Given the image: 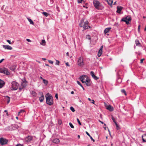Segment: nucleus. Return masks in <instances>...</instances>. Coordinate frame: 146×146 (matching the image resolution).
<instances>
[{
	"label": "nucleus",
	"instance_id": "nucleus-39",
	"mask_svg": "<svg viewBox=\"0 0 146 146\" xmlns=\"http://www.w3.org/2000/svg\"><path fill=\"white\" fill-rule=\"evenodd\" d=\"M62 123V121L61 120H59L58 121V123L59 125H60Z\"/></svg>",
	"mask_w": 146,
	"mask_h": 146
},
{
	"label": "nucleus",
	"instance_id": "nucleus-49",
	"mask_svg": "<svg viewBox=\"0 0 146 146\" xmlns=\"http://www.w3.org/2000/svg\"><path fill=\"white\" fill-rule=\"evenodd\" d=\"M7 41L9 43V44H11V41L10 40H7Z\"/></svg>",
	"mask_w": 146,
	"mask_h": 146
},
{
	"label": "nucleus",
	"instance_id": "nucleus-61",
	"mask_svg": "<svg viewBox=\"0 0 146 146\" xmlns=\"http://www.w3.org/2000/svg\"><path fill=\"white\" fill-rule=\"evenodd\" d=\"M74 92L73 91H72L71 92V94H74Z\"/></svg>",
	"mask_w": 146,
	"mask_h": 146
},
{
	"label": "nucleus",
	"instance_id": "nucleus-40",
	"mask_svg": "<svg viewBox=\"0 0 146 146\" xmlns=\"http://www.w3.org/2000/svg\"><path fill=\"white\" fill-rule=\"evenodd\" d=\"M111 118H112V120L113 121V122H114V123H116V121L115 120V119L113 117H112Z\"/></svg>",
	"mask_w": 146,
	"mask_h": 146
},
{
	"label": "nucleus",
	"instance_id": "nucleus-25",
	"mask_svg": "<svg viewBox=\"0 0 146 146\" xmlns=\"http://www.w3.org/2000/svg\"><path fill=\"white\" fill-rule=\"evenodd\" d=\"M86 133L87 134V135H88L90 137V139L92 140L93 141V142L95 141V140L93 139L92 137L91 136V135H90L89 133L88 132L86 131Z\"/></svg>",
	"mask_w": 146,
	"mask_h": 146
},
{
	"label": "nucleus",
	"instance_id": "nucleus-51",
	"mask_svg": "<svg viewBox=\"0 0 146 146\" xmlns=\"http://www.w3.org/2000/svg\"><path fill=\"white\" fill-rule=\"evenodd\" d=\"M26 40L29 42H31V41L29 39H26Z\"/></svg>",
	"mask_w": 146,
	"mask_h": 146
},
{
	"label": "nucleus",
	"instance_id": "nucleus-52",
	"mask_svg": "<svg viewBox=\"0 0 146 146\" xmlns=\"http://www.w3.org/2000/svg\"><path fill=\"white\" fill-rule=\"evenodd\" d=\"M66 65L67 66H70V65H69V63L68 62H66Z\"/></svg>",
	"mask_w": 146,
	"mask_h": 146
},
{
	"label": "nucleus",
	"instance_id": "nucleus-22",
	"mask_svg": "<svg viewBox=\"0 0 146 146\" xmlns=\"http://www.w3.org/2000/svg\"><path fill=\"white\" fill-rule=\"evenodd\" d=\"M111 28L110 27L107 28H106L104 31V33L106 34L109 32L110 30L111 29Z\"/></svg>",
	"mask_w": 146,
	"mask_h": 146
},
{
	"label": "nucleus",
	"instance_id": "nucleus-9",
	"mask_svg": "<svg viewBox=\"0 0 146 146\" xmlns=\"http://www.w3.org/2000/svg\"><path fill=\"white\" fill-rule=\"evenodd\" d=\"M17 129V127L16 125H12L7 127V129L10 131L16 130Z\"/></svg>",
	"mask_w": 146,
	"mask_h": 146
},
{
	"label": "nucleus",
	"instance_id": "nucleus-54",
	"mask_svg": "<svg viewBox=\"0 0 146 146\" xmlns=\"http://www.w3.org/2000/svg\"><path fill=\"white\" fill-rule=\"evenodd\" d=\"M144 59H142L141 60L140 63H141L143 62V60H144Z\"/></svg>",
	"mask_w": 146,
	"mask_h": 146
},
{
	"label": "nucleus",
	"instance_id": "nucleus-30",
	"mask_svg": "<svg viewBox=\"0 0 146 146\" xmlns=\"http://www.w3.org/2000/svg\"><path fill=\"white\" fill-rule=\"evenodd\" d=\"M135 44L137 46H140V43L139 41L138 40H136L135 41Z\"/></svg>",
	"mask_w": 146,
	"mask_h": 146
},
{
	"label": "nucleus",
	"instance_id": "nucleus-36",
	"mask_svg": "<svg viewBox=\"0 0 146 146\" xmlns=\"http://www.w3.org/2000/svg\"><path fill=\"white\" fill-rule=\"evenodd\" d=\"M69 125L70 127L72 128H74V127L72 124L70 122L69 123Z\"/></svg>",
	"mask_w": 146,
	"mask_h": 146
},
{
	"label": "nucleus",
	"instance_id": "nucleus-29",
	"mask_svg": "<svg viewBox=\"0 0 146 146\" xmlns=\"http://www.w3.org/2000/svg\"><path fill=\"white\" fill-rule=\"evenodd\" d=\"M42 80L43 82L46 85H47L48 83V81L47 80H45L44 79H42Z\"/></svg>",
	"mask_w": 146,
	"mask_h": 146
},
{
	"label": "nucleus",
	"instance_id": "nucleus-64",
	"mask_svg": "<svg viewBox=\"0 0 146 146\" xmlns=\"http://www.w3.org/2000/svg\"><path fill=\"white\" fill-rule=\"evenodd\" d=\"M42 59L44 60H46V59L45 58H42Z\"/></svg>",
	"mask_w": 146,
	"mask_h": 146
},
{
	"label": "nucleus",
	"instance_id": "nucleus-23",
	"mask_svg": "<svg viewBox=\"0 0 146 146\" xmlns=\"http://www.w3.org/2000/svg\"><path fill=\"white\" fill-rule=\"evenodd\" d=\"M106 1L107 2L109 5H112L113 2L112 0H106Z\"/></svg>",
	"mask_w": 146,
	"mask_h": 146
},
{
	"label": "nucleus",
	"instance_id": "nucleus-33",
	"mask_svg": "<svg viewBox=\"0 0 146 146\" xmlns=\"http://www.w3.org/2000/svg\"><path fill=\"white\" fill-rule=\"evenodd\" d=\"M121 92L122 93H123L125 95H127L126 93V92L125 91V90L124 89H122L121 90Z\"/></svg>",
	"mask_w": 146,
	"mask_h": 146
},
{
	"label": "nucleus",
	"instance_id": "nucleus-53",
	"mask_svg": "<svg viewBox=\"0 0 146 146\" xmlns=\"http://www.w3.org/2000/svg\"><path fill=\"white\" fill-rule=\"evenodd\" d=\"M4 60V58H3L0 60V63H1L3 60Z\"/></svg>",
	"mask_w": 146,
	"mask_h": 146
},
{
	"label": "nucleus",
	"instance_id": "nucleus-12",
	"mask_svg": "<svg viewBox=\"0 0 146 146\" xmlns=\"http://www.w3.org/2000/svg\"><path fill=\"white\" fill-rule=\"evenodd\" d=\"M80 78L81 81L83 83L85 82L86 79L88 78L87 76L85 75L82 76L80 77Z\"/></svg>",
	"mask_w": 146,
	"mask_h": 146
},
{
	"label": "nucleus",
	"instance_id": "nucleus-44",
	"mask_svg": "<svg viewBox=\"0 0 146 146\" xmlns=\"http://www.w3.org/2000/svg\"><path fill=\"white\" fill-rule=\"evenodd\" d=\"M50 3L51 4H53L54 3V1L53 0H50Z\"/></svg>",
	"mask_w": 146,
	"mask_h": 146
},
{
	"label": "nucleus",
	"instance_id": "nucleus-7",
	"mask_svg": "<svg viewBox=\"0 0 146 146\" xmlns=\"http://www.w3.org/2000/svg\"><path fill=\"white\" fill-rule=\"evenodd\" d=\"M0 72L7 75H9L10 74L7 69L5 68H0Z\"/></svg>",
	"mask_w": 146,
	"mask_h": 146
},
{
	"label": "nucleus",
	"instance_id": "nucleus-47",
	"mask_svg": "<svg viewBox=\"0 0 146 146\" xmlns=\"http://www.w3.org/2000/svg\"><path fill=\"white\" fill-rule=\"evenodd\" d=\"M56 8L58 12H59L60 11L59 9V7H58V6H57L56 7Z\"/></svg>",
	"mask_w": 146,
	"mask_h": 146
},
{
	"label": "nucleus",
	"instance_id": "nucleus-32",
	"mask_svg": "<svg viewBox=\"0 0 146 146\" xmlns=\"http://www.w3.org/2000/svg\"><path fill=\"white\" fill-rule=\"evenodd\" d=\"M16 67L14 66H12L10 68V69L13 71H14L15 70Z\"/></svg>",
	"mask_w": 146,
	"mask_h": 146
},
{
	"label": "nucleus",
	"instance_id": "nucleus-6",
	"mask_svg": "<svg viewBox=\"0 0 146 146\" xmlns=\"http://www.w3.org/2000/svg\"><path fill=\"white\" fill-rule=\"evenodd\" d=\"M93 3L95 8L98 10L100 9L99 7L102 6L100 2L98 0H93Z\"/></svg>",
	"mask_w": 146,
	"mask_h": 146
},
{
	"label": "nucleus",
	"instance_id": "nucleus-35",
	"mask_svg": "<svg viewBox=\"0 0 146 146\" xmlns=\"http://www.w3.org/2000/svg\"><path fill=\"white\" fill-rule=\"evenodd\" d=\"M56 65H59L60 63V61L57 60H56Z\"/></svg>",
	"mask_w": 146,
	"mask_h": 146
},
{
	"label": "nucleus",
	"instance_id": "nucleus-60",
	"mask_svg": "<svg viewBox=\"0 0 146 146\" xmlns=\"http://www.w3.org/2000/svg\"><path fill=\"white\" fill-rule=\"evenodd\" d=\"M140 27V25H139L138 26V29L139 31Z\"/></svg>",
	"mask_w": 146,
	"mask_h": 146
},
{
	"label": "nucleus",
	"instance_id": "nucleus-45",
	"mask_svg": "<svg viewBox=\"0 0 146 146\" xmlns=\"http://www.w3.org/2000/svg\"><path fill=\"white\" fill-rule=\"evenodd\" d=\"M83 0H78V3H82V1Z\"/></svg>",
	"mask_w": 146,
	"mask_h": 146
},
{
	"label": "nucleus",
	"instance_id": "nucleus-26",
	"mask_svg": "<svg viewBox=\"0 0 146 146\" xmlns=\"http://www.w3.org/2000/svg\"><path fill=\"white\" fill-rule=\"evenodd\" d=\"M5 98L6 100L7 101V103L8 104L10 102V98L8 96H6L5 97Z\"/></svg>",
	"mask_w": 146,
	"mask_h": 146
},
{
	"label": "nucleus",
	"instance_id": "nucleus-48",
	"mask_svg": "<svg viewBox=\"0 0 146 146\" xmlns=\"http://www.w3.org/2000/svg\"><path fill=\"white\" fill-rule=\"evenodd\" d=\"M55 97L56 98V99H58V95L57 94H56L55 95Z\"/></svg>",
	"mask_w": 146,
	"mask_h": 146
},
{
	"label": "nucleus",
	"instance_id": "nucleus-31",
	"mask_svg": "<svg viewBox=\"0 0 146 146\" xmlns=\"http://www.w3.org/2000/svg\"><path fill=\"white\" fill-rule=\"evenodd\" d=\"M42 14L45 16L46 17H47L49 15V14L48 13L46 12H42Z\"/></svg>",
	"mask_w": 146,
	"mask_h": 146
},
{
	"label": "nucleus",
	"instance_id": "nucleus-62",
	"mask_svg": "<svg viewBox=\"0 0 146 146\" xmlns=\"http://www.w3.org/2000/svg\"><path fill=\"white\" fill-rule=\"evenodd\" d=\"M78 139H80V135H78Z\"/></svg>",
	"mask_w": 146,
	"mask_h": 146
},
{
	"label": "nucleus",
	"instance_id": "nucleus-3",
	"mask_svg": "<svg viewBox=\"0 0 146 146\" xmlns=\"http://www.w3.org/2000/svg\"><path fill=\"white\" fill-rule=\"evenodd\" d=\"M19 86V84L15 81H13L11 83V89L12 90H17Z\"/></svg>",
	"mask_w": 146,
	"mask_h": 146
},
{
	"label": "nucleus",
	"instance_id": "nucleus-41",
	"mask_svg": "<svg viewBox=\"0 0 146 146\" xmlns=\"http://www.w3.org/2000/svg\"><path fill=\"white\" fill-rule=\"evenodd\" d=\"M32 93L33 96H35L36 95V93L35 92L32 91Z\"/></svg>",
	"mask_w": 146,
	"mask_h": 146
},
{
	"label": "nucleus",
	"instance_id": "nucleus-17",
	"mask_svg": "<svg viewBox=\"0 0 146 146\" xmlns=\"http://www.w3.org/2000/svg\"><path fill=\"white\" fill-rule=\"evenodd\" d=\"M39 94L41 95V96L39 97V100L40 102H42L43 101L44 99V96L43 93L42 92L39 93Z\"/></svg>",
	"mask_w": 146,
	"mask_h": 146
},
{
	"label": "nucleus",
	"instance_id": "nucleus-14",
	"mask_svg": "<svg viewBox=\"0 0 146 146\" xmlns=\"http://www.w3.org/2000/svg\"><path fill=\"white\" fill-rule=\"evenodd\" d=\"M90 75L92 76L93 78L95 80H98L99 79L98 77L96 76L94 74V73L93 71H91L90 73Z\"/></svg>",
	"mask_w": 146,
	"mask_h": 146
},
{
	"label": "nucleus",
	"instance_id": "nucleus-28",
	"mask_svg": "<svg viewBox=\"0 0 146 146\" xmlns=\"http://www.w3.org/2000/svg\"><path fill=\"white\" fill-rule=\"evenodd\" d=\"M77 83L80 86L82 87V88L84 90V87H83V86L80 83V82L79 81H77Z\"/></svg>",
	"mask_w": 146,
	"mask_h": 146
},
{
	"label": "nucleus",
	"instance_id": "nucleus-4",
	"mask_svg": "<svg viewBox=\"0 0 146 146\" xmlns=\"http://www.w3.org/2000/svg\"><path fill=\"white\" fill-rule=\"evenodd\" d=\"M131 20V18L130 16H127L125 17L122 18L121 20V21L125 22L126 24L129 25V21Z\"/></svg>",
	"mask_w": 146,
	"mask_h": 146
},
{
	"label": "nucleus",
	"instance_id": "nucleus-20",
	"mask_svg": "<svg viewBox=\"0 0 146 146\" xmlns=\"http://www.w3.org/2000/svg\"><path fill=\"white\" fill-rule=\"evenodd\" d=\"M122 7H119L118 6L117 7V13H120L121 11L122 10Z\"/></svg>",
	"mask_w": 146,
	"mask_h": 146
},
{
	"label": "nucleus",
	"instance_id": "nucleus-10",
	"mask_svg": "<svg viewBox=\"0 0 146 146\" xmlns=\"http://www.w3.org/2000/svg\"><path fill=\"white\" fill-rule=\"evenodd\" d=\"M33 138V137L32 136L28 135L25 138L24 141L25 142L29 143L32 140Z\"/></svg>",
	"mask_w": 146,
	"mask_h": 146
},
{
	"label": "nucleus",
	"instance_id": "nucleus-13",
	"mask_svg": "<svg viewBox=\"0 0 146 146\" xmlns=\"http://www.w3.org/2000/svg\"><path fill=\"white\" fill-rule=\"evenodd\" d=\"M27 83V81L25 79L23 80L21 83V86L23 87V88L25 87L26 86V83Z\"/></svg>",
	"mask_w": 146,
	"mask_h": 146
},
{
	"label": "nucleus",
	"instance_id": "nucleus-37",
	"mask_svg": "<svg viewBox=\"0 0 146 146\" xmlns=\"http://www.w3.org/2000/svg\"><path fill=\"white\" fill-rule=\"evenodd\" d=\"M77 121H78L79 124L80 125H81V122H80V121L79 119H78V118H77Z\"/></svg>",
	"mask_w": 146,
	"mask_h": 146
},
{
	"label": "nucleus",
	"instance_id": "nucleus-18",
	"mask_svg": "<svg viewBox=\"0 0 146 146\" xmlns=\"http://www.w3.org/2000/svg\"><path fill=\"white\" fill-rule=\"evenodd\" d=\"M84 83H85L86 86H89L91 85V83L90 81V80L88 78H86V79L85 82H84Z\"/></svg>",
	"mask_w": 146,
	"mask_h": 146
},
{
	"label": "nucleus",
	"instance_id": "nucleus-11",
	"mask_svg": "<svg viewBox=\"0 0 146 146\" xmlns=\"http://www.w3.org/2000/svg\"><path fill=\"white\" fill-rule=\"evenodd\" d=\"M104 105L105 107H106V108L109 110L110 111H113V107H112L111 105H108L106 103L104 102Z\"/></svg>",
	"mask_w": 146,
	"mask_h": 146
},
{
	"label": "nucleus",
	"instance_id": "nucleus-43",
	"mask_svg": "<svg viewBox=\"0 0 146 146\" xmlns=\"http://www.w3.org/2000/svg\"><path fill=\"white\" fill-rule=\"evenodd\" d=\"M25 111L24 110H20V111L19 112V113H23Z\"/></svg>",
	"mask_w": 146,
	"mask_h": 146
},
{
	"label": "nucleus",
	"instance_id": "nucleus-42",
	"mask_svg": "<svg viewBox=\"0 0 146 146\" xmlns=\"http://www.w3.org/2000/svg\"><path fill=\"white\" fill-rule=\"evenodd\" d=\"M48 62L50 63L51 64H52L53 63V61H52L50 60H48Z\"/></svg>",
	"mask_w": 146,
	"mask_h": 146
},
{
	"label": "nucleus",
	"instance_id": "nucleus-24",
	"mask_svg": "<svg viewBox=\"0 0 146 146\" xmlns=\"http://www.w3.org/2000/svg\"><path fill=\"white\" fill-rule=\"evenodd\" d=\"M143 141V142H146V134L142 136Z\"/></svg>",
	"mask_w": 146,
	"mask_h": 146
},
{
	"label": "nucleus",
	"instance_id": "nucleus-46",
	"mask_svg": "<svg viewBox=\"0 0 146 146\" xmlns=\"http://www.w3.org/2000/svg\"><path fill=\"white\" fill-rule=\"evenodd\" d=\"M116 128L117 130H119V129H120V128L119 125H118L116 126Z\"/></svg>",
	"mask_w": 146,
	"mask_h": 146
},
{
	"label": "nucleus",
	"instance_id": "nucleus-27",
	"mask_svg": "<svg viewBox=\"0 0 146 146\" xmlns=\"http://www.w3.org/2000/svg\"><path fill=\"white\" fill-rule=\"evenodd\" d=\"M28 21H29L30 22V24H32V25H34V23L33 21L30 18H27Z\"/></svg>",
	"mask_w": 146,
	"mask_h": 146
},
{
	"label": "nucleus",
	"instance_id": "nucleus-57",
	"mask_svg": "<svg viewBox=\"0 0 146 146\" xmlns=\"http://www.w3.org/2000/svg\"><path fill=\"white\" fill-rule=\"evenodd\" d=\"M94 100H92V102H91V103L94 104Z\"/></svg>",
	"mask_w": 146,
	"mask_h": 146
},
{
	"label": "nucleus",
	"instance_id": "nucleus-2",
	"mask_svg": "<svg viewBox=\"0 0 146 146\" xmlns=\"http://www.w3.org/2000/svg\"><path fill=\"white\" fill-rule=\"evenodd\" d=\"M89 22L88 21H84V20H82L79 24L80 27H83L84 29L90 28V27L88 25Z\"/></svg>",
	"mask_w": 146,
	"mask_h": 146
},
{
	"label": "nucleus",
	"instance_id": "nucleus-16",
	"mask_svg": "<svg viewBox=\"0 0 146 146\" xmlns=\"http://www.w3.org/2000/svg\"><path fill=\"white\" fill-rule=\"evenodd\" d=\"M3 47L5 49L11 50L12 49V48L9 45H3Z\"/></svg>",
	"mask_w": 146,
	"mask_h": 146
},
{
	"label": "nucleus",
	"instance_id": "nucleus-34",
	"mask_svg": "<svg viewBox=\"0 0 146 146\" xmlns=\"http://www.w3.org/2000/svg\"><path fill=\"white\" fill-rule=\"evenodd\" d=\"M70 109L73 112H74L75 111V110H74V108L72 106L70 107Z\"/></svg>",
	"mask_w": 146,
	"mask_h": 146
},
{
	"label": "nucleus",
	"instance_id": "nucleus-5",
	"mask_svg": "<svg viewBox=\"0 0 146 146\" xmlns=\"http://www.w3.org/2000/svg\"><path fill=\"white\" fill-rule=\"evenodd\" d=\"M77 64L78 66L81 67L84 65V63L82 57L80 56L78 59Z\"/></svg>",
	"mask_w": 146,
	"mask_h": 146
},
{
	"label": "nucleus",
	"instance_id": "nucleus-59",
	"mask_svg": "<svg viewBox=\"0 0 146 146\" xmlns=\"http://www.w3.org/2000/svg\"><path fill=\"white\" fill-rule=\"evenodd\" d=\"M115 123V125H116V126H117V125H118L117 124V122H116V123Z\"/></svg>",
	"mask_w": 146,
	"mask_h": 146
},
{
	"label": "nucleus",
	"instance_id": "nucleus-19",
	"mask_svg": "<svg viewBox=\"0 0 146 146\" xmlns=\"http://www.w3.org/2000/svg\"><path fill=\"white\" fill-rule=\"evenodd\" d=\"M103 46H101L100 50H99L98 56V57H100L102 55V52Z\"/></svg>",
	"mask_w": 146,
	"mask_h": 146
},
{
	"label": "nucleus",
	"instance_id": "nucleus-55",
	"mask_svg": "<svg viewBox=\"0 0 146 146\" xmlns=\"http://www.w3.org/2000/svg\"><path fill=\"white\" fill-rule=\"evenodd\" d=\"M42 43H45V40H42Z\"/></svg>",
	"mask_w": 146,
	"mask_h": 146
},
{
	"label": "nucleus",
	"instance_id": "nucleus-50",
	"mask_svg": "<svg viewBox=\"0 0 146 146\" xmlns=\"http://www.w3.org/2000/svg\"><path fill=\"white\" fill-rule=\"evenodd\" d=\"M23 88V87H22L21 86V87H20L19 88V89L20 90H22L23 89V88Z\"/></svg>",
	"mask_w": 146,
	"mask_h": 146
},
{
	"label": "nucleus",
	"instance_id": "nucleus-15",
	"mask_svg": "<svg viewBox=\"0 0 146 146\" xmlns=\"http://www.w3.org/2000/svg\"><path fill=\"white\" fill-rule=\"evenodd\" d=\"M5 84V82L3 80L0 79V88L3 87Z\"/></svg>",
	"mask_w": 146,
	"mask_h": 146
},
{
	"label": "nucleus",
	"instance_id": "nucleus-56",
	"mask_svg": "<svg viewBox=\"0 0 146 146\" xmlns=\"http://www.w3.org/2000/svg\"><path fill=\"white\" fill-rule=\"evenodd\" d=\"M16 146H22V145L20 144H18Z\"/></svg>",
	"mask_w": 146,
	"mask_h": 146
},
{
	"label": "nucleus",
	"instance_id": "nucleus-38",
	"mask_svg": "<svg viewBox=\"0 0 146 146\" xmlns=\"http://www.w3.org/2000/svg\"><path fill=\"white\" fill-rule=\"evenodd\" d=\"M86 38L90 40L91 39L90 36V35H88L87 36Z\"/></svg>",
	"mask_w": 146,
	"mask_h": 146
},
{
	"label": "nucleus",
	"instance_id": "nucleus-63",
	"mask_svg": "<svg viewBox=\"0 0 146 146\" xmlns=\"http://www.w3.org/2000/svg\"><path fill=\"white\" fill-rule=\"evenodd\" d=\"M88 99L90 101H91V99L90 98H88Z\"/></svg>",
	"mask_w": 146,
	"mask_h": 146
},
{
	"label": "nucleus",
	"instance_id": "nucleus-58",
	"mask_svg": "<svg viewBox=\"0 0 146 146\" xmlns=\"http://www.w3.org/2000/svg\"><path fill=\"white\" fill-rule=\"evenodd\" d=\"M66 55L67 56H69V52H67L66 53Z\"/></svg>",
	"mask_w": 146,
	"mask_h": 146
},
{
	"label": "nucleus",
	"instance_id": "nucleus-8",
	"mask_svg": "<svg viewBox=\"0 0 146 146\" xmlns=\"http://www.w3.org/2000/svg\"><path fill=\"white\" fill-rule=\"evenodd\" d=\"M8 140L7 139L3 137H1L0 138V143L2 145H5L7 144Z\"/></svg>",
	"mask_w": 146,
	"mask_h": 146
},
{
	"label": "nucleus",
	"instance_id": "nucleus-1",
	"mask_svg": "<svg viewBox=\"0 0 146 146\" xmlns=\"http://www.w3.org/2000/svg\"><path fill=\"white\" fill-rule=\"evenodd\" d=\"M46 103L49 106H51L53 104L54 102L52 96L48 93L45 96Z\"/></svg>",
	"mask_w": 146,
	"mask_h": 146
},
{
	"label": "nucleus",
	"instance_id": "nucleus-21",
	"mask_svg": "<svg viewBox=\"0 0 146 146\" xmlns=\"http://www.w3.org/2000/svg\"><path fill=\"white\" fill-rule=\"evenodd\" d=\"M52 142L55 143H58L60 142V140L56 138L53 140Z\"/></svg>",
	"mask_w": 146,
	"mask_h": 146
}]
</instances>
